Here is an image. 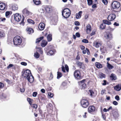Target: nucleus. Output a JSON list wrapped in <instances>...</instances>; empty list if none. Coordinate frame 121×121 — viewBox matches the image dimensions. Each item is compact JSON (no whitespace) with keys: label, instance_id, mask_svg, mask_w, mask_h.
<instances>
[{"label":"nucleus","instance_id":"f03ea898","mask_svg":"<svg viewBox=\"0 0 121 121\" xmlns=\"http://www.w3.org/2000/svg\"><path fill=\"white\" fill-rule=\"evenodd\" d=\"M71 14V11L68 8L64 9L62 12V15L64 18H68Z\"/></svg>","mask_w":121,"mask_h":121},{"label":"nucleus","instance_id":"1a4fd4ad","mask_svg":"<svg viewBox=\"0 0 121 121\" xmlns=\"http://www.w3.org/2000/svg\"><path fill=\"white\" fill-rule=\"evenodd\" d=\"M14 19L17 22L19 21L21 19V16L20 14L18 13H16L14 15Z\"/></svg>","mask_w":121,"mask_h":121},{"label":"nucleus","instance_id":"7c9ffc66","mask_svg":"<svg viewBox=\"0 0 121 121\" xmlns=\"http://www.w3.org/2000/svg\"><path fill=\"white\" fill-rule=\"evenodd\" d=\"M27 100L30 105L32 104L33 101V100L32 99L28 98H27Z\"/></svg>","mask_w":121,"mask_h":121},{"label":"nucleus","instance_id":"bb28decb","mask_svg":"<svg viewBox=\"0 0 121 121\" xmlns=\"http://www.w3.org/2000/svg\"><path fill=\"white\" fill-rule=\"evenodd\" d=\"M18 8V6L16 4H14L12 6V9L14 11H15Z\"/></svg>","mask_w":121,"mask_h":121},{"label":"nucleus","instance_id":"2eb2a0df","mask_svg":"<svg viewBox=\"0 0 121 121\" xmlns=\"http://www.w3.org/2000/svg\"><path fill=\"white\" fill-rule=\"evenodd\" d=\"M44 9L46 12L49 13L51 12L52 10V8L50 6H46L44 7Z\"/></svg>","mask_w":121,"mask_h":121},{"label":"nucleus","instance_id":"864d4df0","mask_svg":"<svg viewBox=\"0 0 121 121\" xmlns=\"http://www.w3.org/2000/svg\"><path fill=\"white\" fill-rule=\"evenodd\" d=\"M115 99L117 101H118L120 100V98L119 96L118 95H116L115 97Z\"/></svg>","mask_w":121,"mask_h":121},{"label":"nucleus","instance_id":"5701e85b","mask_svg":"<svg viewBox=\"0 0 121 121\" xmlns=\"http://www.w3.org/2000/svg\"><path fill=\"white\" fill-rule=\"evenodd\" d=\"M26 30L28 31V33L29 34H32L33 32V30L31 28H27Z\"/></svg>","mask_w":121,"mask_h":121},{"label":"nucleus","instance_id":"5fc2aeb1","mask_svg":"<svg viewBox=\"0 0 121 121\" xmlns=\"http://www.w3.org/2000/svg\"><path fill=\"white\" fill-rule=\"evenodd\" d=\"M21 64L22 65L24 66H26L27 65V63L26 62H21Z\"/></svg>","mask_w":121,"mask_h":121},{"label":"nucleus","instance_id":"09e8293b","mask_svg":"<svg viewBox=\"0 0 121 121\" xmlns=\"http://www.w3.org/2000/svg\"><path fill=\"white\" fill-rule=\"evenodd\" d=\"M102 1L105 5L107 4L108 3V1L107 0H102Z\"/></svg>","mask_w":121,"mask_h":121},{"label":"nucleus","instance_id":"f3484780","mask_svg":"<svg viewBox=\"0 0 121 121\" xmlns=\"http://www.w3.org/2000/svg\"><path fill=\"white\" fill-rule=\"evenodd\" d=\"M82 11H79L78 13H77L76 15V18L77 19L80 18L81 17V15L82 13Z\"/></svg>","mask_w":121,"mask_h":121},{"label":"nucleus","instance_id":"052dcab7","mask_svg":"<svg viewBox=\"0 0 121 121\" xmlns=\"http://www.w3.org/2000/svg\"><path fill=\"white\" fill-rule=\"evenodd\" d=\"M16 57L17 59L18 60L21 59L22 58V57L20 56L17 55V56H16Z\"/></svg>","mask_w":121,"mask_h":121},{"label":"nucleus","instance_id":"aec40b11","mask_svg":"<svg viewBox=\"0 0 121 121\" xmlns=\"http://www.w3.org/2000/svg\"><path fill=\"white\" fill-rule=\"evenodd\" d=\"M113 115L114 117H118V113L117 111L116 110H113L112 111Z\"/></svg>","mask_w":121,"mask_h":121},{"label":"nucleus","instance_id":"b1692460","mask_svg":"<svg viewBox=\"0 0 121 121\" xmlns=\"http://www.w3.org/2000/svg\"><path fill=\"white\" fill-rule=\"evenodd\" d=\"M55 50H51L49 51L48 53V55H52L55 53Z\"/></svg>","mask_w":121,"mask_h":121},{"label":"nucleus","instance_id":"bf43d9fd","mask_svg":"<svg viewBox=\"0 0 121 121\" xmlns=\"http://www.w3.org/2000/svg\"><path fill=\"white\" fill-rule=\"evenodd\" d=\"M75 24L76 25L79 26L80 25V23L78 21H75Z\"/></svg>","mask_w":121,"mask_h":121},{"label":"nucleus","instance_id":"473e14b6","mask_svg":"<svg viewBox=\"0 0 121 121\" xmlns=\"http://www.w3.org/2000/svg\"><path fill=\"white\" fill-rule=\"evenodd\" d=\"M34 2L35 4L36 5H38L40 3L39 0H34Z\"/></svg>","mask_w":121,"mask_h":121},{"label":"nucleus","instance_id":"4d7b16f0","mask_svg":"<svg viewBox=\"0 0 121 121\" xmlns=\"http://www.w3.org/2000/svg\"><path fill=\"white\" fill-rule=\"evenodd\" d=\"M13 65L12 64H9V66L7 67V68L8 69H9V68L13 67Z\"/></svg>","mask_w":121,"mask_h":121},{"label":"nucleus","instance_id":"39448f33","mask_svg":"<svg viewBox=\"0 0 121 121\" xmlns=\"http://www.w3.org/2000/svg\"><path fill=\"white\" fill-rule=\"evenodd\" d=\"M23 15L25 17H27L32 15V13L28 11L27 9H24L22 11Z\"/></svg>","mask_w":121,"mask_h":121},{"label":"nucleus","instance_id":"7ed1b4c3","mask_svg":"<svg viewBox=\"0 0 121 121\" xmlns=\"http://www.w3.org/2000/svg\"><path fill=\"white\" fill-rule=\"evenodd\" d=\"M13 41L15 45H19L22 42V39L20 36H17L14 38Z\"/></svg>","mask_w":121,"mask_h":121},{"label":"nucleus","instance_id":"603ef678","mask_svg":"<svg viewBox=\"0 0 121 121\" xmlns=\"http://www.w3.org/2000/svg\"><path fill=\"white\" fill-rule=\"evenodd\" d=\"M65 69L66 70L67 72H69V67L67 65H65Z\"/></svg>","mask_w":121,"mask_h":121},{"label":"nucleus","instance_id":"72a5a7b5","mask_svg":"<svg viewBox=\"0 0 121 121\" xmlns=\"http://www.w3.org/2000/svg\"><path fill=\"white\" fill-rule=\"evenodd\" d=\"M107 67L109 69H112L113 68V67L110 64H109L108 62H107Z\"/></svg>","mask_w":121,"mask_h":121},{"label":"nucleus","instance_id":"0e129e2a","mask_svg":"<svg viewBox=\"0 0 121 121\" xmlns=\"http://www.w3.org/2000/svg\"><path fill=\"white\" fill-rule=\"evenodd\" d=\"M41 91L43 93H45V90L43 89H42L41 90Z\"/></svg>","mask_w":121,"mask_h":121},{"label":"nucleus","instance_id":"4468645a","mask_svg":"<svg viewBox=\"0 0 121 121\" xmlns=\"http://www.w3.org/2000/svg\"><path fill=\"white\" fill-rule=\"evenodd\" d=\"M45 24L43 23H40L39 25L38 28L40 30H43L45 27Z\"/></svg>","mask_w":121,"mask_h":121},{"label":"nucleus","instance_id":"6e6552de","mask_svg":"<svg viewBox=\"0 0 121 121\" xmlns=\"http://www.w3.org/2000/svg\"><path fill=\"white\" fill-rule=\"evenodd\" d=\"M116 17V16L114 14H111L108 16L107 19L109 21H112L114 20Z\"/></svg>","mask_w":121,"mask_h":121},{"label":"nucleus","instance_id":"393cba45","mask_svg":"<svg viewBox=\"0 0 121 121\" xmlns=\"http://www.w3.org/2000/svg\"><path fill=\"white\" fill-rule=\"evenodd\" d=\"M95 65L96 67L98 68H102V66L99 63L96 62L95 63Z\"/></svg>","mask_w":121,"mask_h":121},{"label":"nucleus","instance_id":"6ab92c4d","mask_svg":"<svg viewBox=\"0 0 121 121\" xmlns=\"http://www.w3.org/2000/svg\"><path fill=\"white\" fill-rule=\"evenodd\" d=\"M6 8L5 4L4 3H0V9L3 10L5 9Z\"/></svg>","mask_w":121,"mask_h":121},{"label":"nucleus","instance_id":"4c0bfd02","mask_svg":"<svg viewBox=\"0 0 121 121\" xmlns=\"http://www.w3.org/2000/svg\"><path fill=\"white\" fill-rule=\"evenodd\" d=\"M99 75L100 78H105V75L103 73H100L99 74Z\"/></svg>","mask_w":121,"mask_h":121},{"label":"nucleus","instance_id":"ddd939ff","mask_svg":"<svg viewBox=\"0 0 121 121\" xmlns=\"http://www.w3.org/2000/svg\"><path fill=\"white\" fill-rule=\"evenodd\" d=\"M95 109V107L93 106H91L88 108V111L90 113L94 112Z\"/></svg>","mask_w":121,"mask_h":121},{"label":"nucleus","instance_id":"a19ab883","mask_svg":"<svg viewBox=\"0 0 121 121\" xmlns=\"http://www.w3.org/2000/svg\"><path fill=\"white\" fill-rule=\"evenodd\" d=\"M31 106L33 108L35 109L37 108L38 107L37 105L35 104H32Z\"/></svg>","mask_w":121,"mask_h":121},{"label":"nucleus","instance_id":"a211bd4d","mask_svg":"<svg viewBox=\"0 0 121 121\" xmlns=\"http://www.w3.org/2000/svg\"><path fill=\"white\" fill-rule=\"evenodd\" d=\"M91 28L90 24H88L86 26V32L87 33H89L91 30Z\"/></svg>","mask_w":121,"mask_h":121},{"label":"nucleus","instance_id":"c85d7f7f","mask_svg":"<svg viewBox=\"0 0 121 121\" xmlns=\"http://www.w3.org/2000/svg\"><path fill=\"white\" fill-rule=\"evenodd\" d=\"M47 38L48 41H51L52 40V35L51 34L48 35L47 37Z\"/></svg>","mask_w":121,"mask_h":121},{"label":"nucleus","instance_id":"49530a36","mask_svg":"<svg viewBox=\"0 0 121 121\" xmlns=\"http://www.w3.org/2000/svg\"><path fill=\"white\" fill-rule=\"evenodd\" d=\"M82 42L84 43H88V41L86 39H83L82 40Z\"/></svg>","mask_w":121,"mask_h":121},{"label":"nucleus","instance_id":"c9c22d12","mask_svg":"<svg viewBox=\"0 0 121 121\" xmlns=\"http://www.w3.org/2000/svg\"><path fill=\"white\" fill-rule=\"evenodd\" d=\"M105 25L104 23H102L100 25V29H103L105 28Z\"/></svg>","mask_w":121,"mask_h":121},{"label":"nucleus","instance_id":"dca6fc26","mask_svg":"<svg viewBox=\"0 0 121 121\" xmlns=\"http://www.w3.org/2000/svg\"><path fill=\"white\" fill-rule=\"evenodd\" d=\"M114 89L116 91H119L121 89V84H119L117 85L114 87Z\"/></svg>","mask_w":121,"mask_h":121},{"label":"nucleus","instance_id":"f704fd0d","mask_svg":"<svg viewBox=\"0 0 121 121\" xmlns=\"http://www.w3.org/2000/svg\"><path fill=\"white\" fill-rule=\"evenodd\" d=\"M28 22L30 24H35L34 22L32 20L30 19H28L27 20Z\"/></svg>","mask_w":121,"mask_h":121},{"label":"nucleus","instance_id":"c756f323","mask_svg":"<svg viewBox=\"0 0 121 121\" xmlns=\"http://www.w3.org/2000/svg\"><path fill=\"white\" fill-rule=\"evenodd\" d=\"M38 11L40 13H46L44 8L40 9H39Z\"/></svg>","mask_w":121,"mask_h":121},{"label":"nucleus","instance_id":"6e6d98bb","mask_svg":"<svg viewBox=\"0 0 121 121\" xmlns=\"http://www.w3.org/2000/svg\"><path fill=\"white\" fill-rule=\"evenodd\" d=\"M25 88H21L20 89V91L21 92H23L25 91Z\"/></svg>","mask_w":121,"mask_h":121},{"label":"nucleus","instance_id":"9b49d317","mask_svg":"<svg viewBox=\"0 0 121 121\" xmlns=\"http://www.w3.org/2000/svg\"><path fill=\"white\" fill-rule=\"evenodd\" d=\"M74 75L75 78L78 79H80V73L79 71L77 70L74 72Z\"/></svg>","mask_w":121,"mask_h":121},{"label":"nucleus","instance_id":"e433bc0d","mask_svg":"<svg viewBox=\"0 0 121 121\" xmlns=\"http://www.w3.org/2000/svg\"><path fill=\"white\" fill-rule=\"evenodd\" d=\"M43 36H42L41 37H40V38L39 39H37L36 41V43H39V42L42 39H43Z\"/></svg>","mask_w":121,"mask_h":121},{"label":"nucleus","instance_id":"de8ad7c7","mask_svg":"<svg viewBox=\"0 0 121 121\" xmlns=\"http://www.w3.org/2000/svg\"><path fill=\"white\" fill-rule=\"evenodd\" d=\"M37 94V93L36 92H34L33 93L32 96L33 97H35L36 96Z\"/></svg>","mask_w":121,"mask_h":121},{"label":"nucleus","instance_id":"e2e57ef3","mask_svg":"<svg viewBox=\"0 0 121 121\" xmlns=\"http://www.w3.org/2000/svg\"><path fill=\"white\" fill-rule=\"evenodd\" d=\"M6 20V19L4 18H2V17L0 18V20H1L2 21H5Z\"/></svg>","mask_w":121,"mask_h":121},{"label":"nucleus","instance_id":"9d476101","mask_svg":"<svg viewBox=\"0 0 121 121\" xmlns=\"http://www.w3.org/2000/svg\"><path fill=\"white\" fill-rule=\"evenodd\" d=\"M93 46L95 47L99 48L102 45V42L100 41H95L93 43Z\"/></svg>","mask_w":121,"mask_h":121},{"label":"nucleus","instance_id":"f8f14e48","mask_svg":"<svg viewBox=\"0 0 121 121\" xmlns=\"http://www.w3.org/2000/svg\"><path fill=\"white\" fill-rule=\"evenodd\" d=\"M104 37L106 39H110L112 38V35L110 33H106L104 35Z\"/></svg>","mask_w":121,"mask_h":121},{"label":"nucleus","instance_id":"20e7f679","mask_svg":"<svg viewBox=\"0 0 121 121\" xmlns=\"http://www.w3.org/2000/svg\"><path fill=\"white\" fill-rule=\"evenodd\" d=\"M81 103L82 106L85 108L87 107L89 105L88 101L85 99H82L81 101Z\"/></svg>","mask_w":121,"mask_h":121},{"label":"nucleus","instance_id":"79ce46f5","mask_svg":"<svg viewBox=\"0 0 121 121\" xmlns=\"http://www.w3.org/2000/svg\"><path fill=\"white\" fill-rule=\"evenodd\" d=\"M89 91L90 93V95L91 97L94 96V92L91 90H89Z\"/></svg>","mask_w":121,"mask_h":121},{"label":"nucleus","instance_id":"423d86ee","mask_svg":"<svg viewBox=\"0 0 121 121\" xmlns=\"http://www.w3.org/2000/svg\"><path fill=\"white\" fill-rule=\"evenodd\" d=\"M112 7L113 9H118L120 7V4L117 1H113L112 3Z\"/></svg>","mask_w":121,"mask_h":121},{"label":"nucleus","instance_id":"37998d69","mask_svg":"<svg viewBox=\"0 0 121 121\" xmlns=\"http://www.w3.org/2000/svg\"><path fill=\"white\" fill-rule=\"evenodd\" d=\"M115 29V28H111L110 26H108L107 28V29L109 30L110 31H112L114 30V29Z\"/></svg>","mask_w":121,"mask_h":121},{"label":"nucleus","instance_id":"3c124183","mask_svg":"<svg viewBox=\"0 0 121 121\" xmlns=\"http://www.w3.org/2000/svg\"><path fill=\"white\" fill-rule=\"evenodd\" d=\"M38 49H39V52L41 54H42L43 53V52L41 48L39 47L38 48Z\"/></svg>","mask_w":121,"mask_h":121},{"label":"nucleus","instance_id":"a878e982","mask_svg":"<svg viewBox=\"0 0 121 121\" xmlns=\"http://www.w3.org/2000/svg\"><path fill=\"white\" fill-rule=\"evenodd\" d=\"M47 42L46 41L43 40L41 43V45L43 47H45L47 45Z\"/></svg>","mask_w":121,"mask_h":121},{"label":"nucleus","instance_id":"f257e3e1","mask_svg":"<svg viewBox=\"0 0 121 121\" xmlns=\"http://www.w3.org/2000/svg\"><path fill=\"white\" fill-rule=\"evenodd\" d=\"M22 76L26 78L30 83H32L34 80V77L32 76L30 70L27 69L22 72Z\"/></svg>","mask_w":121,"mask_h":121},{"label":"nucleus","instance_id":"412c9836","mask_svg":"<svg viewBox=\"0 0 121 121\" xmlns=\"http://www.w3.org/2000/svg\"><path fill=\"white\" fill-rule=\"evenodd\" d=\"M110 78L112 80H115L117 79L116 75L113 73H112L110 76Z\"/></svg>","mask_w":121,"mask_h":121},{"label":"nucleus","instance_id":"c03bdc74","mask_svg":"<svg viewBox=\"0 0 121 121\" xmlns=\"http://www.w3.org/2000/svg\"><path fill=\"white\" fill-rule=\"evenodd\" d=\"M88 4L89 5H90L92 4V0H87Z\"/></svg>","mask_w":121,"mask_h":121},{"label":"nucleus","instance_id":"58836bf2","mask_svg":"<svg viewBox=\"0 0 121 121\" xmlns=\"http://www.w3.org/2000/svg\"><path fill=\"white\" fill-rule=\"evenodd\" d=\"M62 76V74L61 73L58 72H57V78H59Z\"/></svg>","mask_w":121,"mask_h":121},{"label":"nucleus","instance_id":"cd10ccee","mask_svg":"<svg viewBox=\"0 0 121 121\" xmlns=\"http://www.w3.org/2000/svg\"><path fill=\"white\" fill-rule=\"evenodd\" d=\"M76 65L80 68H82V66L83 65V63L81 62H80L79 61H78L76 63Z\"/></svg>","mask_w":121,"mask_h":121},{"label":"nucleus","instance_id":"2f4dec72","mask_svg":"<svg viewBox=\"0 0 121 121\" xmlns=\"http://www.w3.org/2000/svg\"><path fill=\"white\" fill-rule=\"evenodd\" d=\"M34 56L36 58H38L39 57V54L37 52H36L34 53Z\"/></svg>","mask_w":121,"mask_h":121},{"label":"nucleus","instance_id":"69168bd1","mask_svg":"<svg viewBox=\"0 0 121 121\" xmlns=\"http://www.w3.org/2000/svg\"><path fill=\"white\" fill-rule=\"evenodd\" d=\"M95 31H93L92 33L91 34V35L92 36L95 35Z\"/></svg>","mask_w":121,"mask_h":121},{"label":"nucleus","instance_id":"0eeeda50","mask_svg":"<svg viewBox=\"0 0 121 121\" xmlns=\"http://www.w3.org/2000/svg\"><path fill=\"white\" fill-rule=\"evenodd\" d=\"M85 81V80L84 79L82 81L78 82V84L79 85L80 87H81V88L82 89H84L86 88V84L84 82V81Z\"/></svg>","mask_w":121,"mask_h":121},{"label":"nucleus","instance_id":"680f3d73","mask_svg":"<svg viewBox=\"0 0 121 121\" xmlns=\"http://www.w3.org/2000/svg\"><path fill=\"white\" fill-rule=\"evenodd\" d=\"M62 71L64 72H65V70L64 67L63 66H62Z\"/></svg>","mask_w":121,"mask_h":121},{"label":"nucleus","instance_id":"8fccbe9b","mask_svg":"<svg viewBox=\"0 0 121 121\" xmlns=\"http://www.w3.org/2000/svg\"><path fill=\"white\" fill-rule=\"evenodd\" d=\"M4 85L3 83L2 82H0V89H1L4 87Z\"/></svg>","mask_w":121,"mask_h":121},{"label":"nucleus","instance_id":"338daca9","mask_svg":"<svg viewBox=\"0 0 121 121\" xmlns=\"http://www.w3.org/2000/svg\"><path fill=\"white\" fill-rule=\"evenodd\" d=\"M76 36L78 37H79L80 36L79 33H77L76 34Z\"/></svg>","mask_w":121,"mask_h":121},{"label":"nucleus","instance_id":"ea45409f","mask_svg":"<svg viewBox=\"0 0 121 121\" xmlns=\"http://www.w3.org/2000/svg\"><path fill=\"white\" fill-rule=\"evenodd\" d=\"M11 13V11H7L5 13V16L7 17H9V16Z\"/></svg>","mask_w":121,"mask_h":121},{"label":"nucleus","instance_id":"a18cd8bd","mask_svg":"<svg viewBox=\"0 0 121 121\" xmlns=\"http://www.w3.org/2000/svg\"><path fill=\"white\" fill-rule=\"evenodd\" d=\"M48 95L49 96L50 98H52L53 96V94L51 92H48Z\"/></svg>","mask_w":121,"mask_h":121},{"label":"nucleus","instance_id":"4be33fe9","mask_svg":"<svg viewBox=\"0 0 121 121\" xmlns=\"http://www.w3.org/2000/svg\"><path fill=\"white\" fill-rule=\"evenodd\" d=\"M103 22L105 24H106L109 25H111L112 24V23L111 22L106 20H103Z\"/></svg>","mask_w":121,"mask_h":121},{"label":"nucleus","instance_id":"774afa93","mask_svg":"<svg viewBox=\"0 0 121 121\" xmlns=\"http://www.w3.org/2000/svg\"><path fill=\"white\" fill-rule=\"evenodd\" d=\"M113 25L116 26H118L119 25V23H117L116 22H115Z\"/></svg>","mask_w":121,"mask_h":121},{"label":"nucleus","instance_id":"13d9d810","mask_svg":"<svg viewBox=\"0 0 121 121\" xmlns=\"http://www.w3.org/2000/svg\"><path fill=\"white\" fill-rule=\"evenodd\" d=\"M113 104L115 105H117L118 104V103L116 101H114L113 102Z\"/></svg>","mask_w":121,"mask_h":121}]
</instances>
